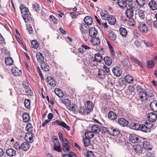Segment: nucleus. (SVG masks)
<instances>
[{"label": "nucleus", "mask_w": 157, "mask_h": 157, "mask_svg": "<svg viewBox=\"0 0 157 157\" xmlns=\"http://www.w3.org/2000/svg\"><path fill=\"white\" fill-rule=\"evenodd\" d=\"M107 20L109 24L112 25L115 24L116 22L115 18L113 16L109 17L107 18Z\"/></svg>", "instance_id": "4c0bfd02"}, {"label": "nucleus", "mask_w": 157, "mask_h": 157, "mask_svg": "<svg viewBox=\"0 0 157 157\" xmlns=\"http://www.w3.org/2000/svg\"><path fill=\"white\" fill-rule=\"evenodd\" d=\"M70 14L72 16V17L73 18H76L80 14L79 12H71L70 13Z\"/></svg>", "instance_id": "680f3d73"}, {"label": "nucleus", "mask_w": 157, "mask_h": 157, "mask_svg": "<svg viewBox=\"0 0 157 157\" xmlns=\"http://www.w3.org/2000/svg\"><path fill=\"white\" fill-rule=\"evenodd\" d=\"M87 63L89 66L92 67H97L98 63L95 60L94 57L89 58Z\"/></svg>", "instance_id": "423d86ee"}, {"label": "nucleus", "mask_w": 157, "mask_h": 157, "mask_svg": "<svg viewBox=\"0 0 157 157\" xmlns=\"http://www.w3.org/2000/svg\"><path fill=\"white\" fill-rule=\"evenodd\" d=\"M69 142L67 140H65L62 142V149L65 152L70 151V146L68 144Z\"/></svg>", "instance_id": "1a4fd4ad"}, {"label": "nucleus", "mask_w": 157, "mask_h": 157, "mask_svg": "<svg viewBox=\"0 0 157 157\" xmlns=\"http://www.w3.org/2000/svg\"><path fill=\"white\" fill-rule=\"evenodd\" d=\"M125 79H120L119 81V84L120 86L123 87L126 86Z\"/></svg>", "instance_id": "69168bd1"}, {"label": "nucleus", "mask_w": 157, "mask_h": 157, "mask_svg": "<svg viewBox=\"0 0 157 157\" xmlns=\"http://www.w3.org/2000/svg\"><path fill=\"white\" fill-rule=\"evenodd\" d=\"M147 118L150 122H154L157 119V115L154 113H151L148 115Z\"/></svg>", "instance_id": "f8f14e48"}, {"label": "nucleus", "mask_w": 157, "mask_h": 157, "mask_svg": "<svg viewBox=\"0 0 157 157\" xmlns=\"http://www.w3.org/2000/svg\"><path fill=\"white\" fill-rule=\"evenodd\" d=\"M82 141L85 146L88 147L90 145L91 141L90 139L86 137L83 139Z\"/></svg>", "instance_id": "5fc2aeb1"}, {"label": "nucleus", "mask_w": 157, "mask_h": 157, "mask_svg": "<svg viewBox=\"0 0 157 157\" xmlns=\"http://www.w3.org/2000/svg\"><path fill=\"white\" fill-rule=\"evenodd\" d=\"M76 155L73 152L70 151L68 154L63 155L62 157H76Z\"/></svg>", "instance_id": "6e6d98bb"}, {"label": "nucleus", "mask_w": 157, "mask_h": 157, "mask_svg": "<svg viewBox=\"0 0 157 157\" xmlns=\"http://www.w3.org/2000/svg\"><path fill=\"white\" fill-rule=\"evenodd\" d=\"M106 74L105 71L102 69H99L98 73V76L102 79L105 78Z\"/></svg>", "instance_id": "7c9ffc66"}, {"label": "nucleus", "mask_w": 157, "mask_h": 157, "mask_svg": "<svg viewBox=\"0 0 157 157\" xmlns=\"http://www.w3.org/2000/svg\"><path fill=\"white\" fill-rule=\"evenodd\" d=\"M105 65L108 66H110L112 63V61L110 57L108 56L105 57L103 59Z\"/></svg>", "instance_id": "c756f323"}, {"label": "nucleus", "mask_w": 157, "mask_h": 157, "mask_svg": "<svg viewBox=\"0 0 157 157\" xmlns=\"http://www.w3.org/2000/svg\"><path fill=\"white\" fill-rule=\"evenodd\" d=\"M136 1L138 5L141 7L143 6L145 3V0H136Z\"/></svg>", "instance_id": "e2e57ef3"}, {"label": "nucleus", "mask_w": 157, "mask_h": 157, "mask_svg": "<svg viewBox=\"0 0 157 157\" xmlns=\"http://www.w3.org/2000/svg\"><path fill=\"white\" fill-rule=\"evenodd\" d=\"M85 135L86 138L90 140L93 138L94 136V132L90 131H88L86 132Z\"/></svg>", "instance_id": "49530a36"}, {"label": "nucleus", "mask_w": 157, "mask_h": 157, "mask_svg": "<svg viewBox=\"0 0 157 157\" xmlns=\"http://www.w3.org/2000/svg\"><path fill=\"white\" fill-rule=\"evenodd\" d=\"M6 154L10 157L15 156L16 155V151L13 148H8L6 151Z\"/></svg>", "instance_id": "a211bd4d"}, {"label": "nucleus", "mask_w": 157, "mask_h": 157, "mask_svg": "<svg viewBox=\"0 0 157 157\" xmlns=\"http://www.w3.org/2000/svg\"><path fill=\"white\" fill-rule=\"evenodd\" d=\"M52 124L53 125H57L61 126L66 128L67 130H69L70 129V128L65 122L60 120H56L55 121L52 122Z\"/></svg>", "instance_id": "20e7f679"}, {"label": "nucleus", "mask_w": 157, "mask_h": 157, "mask_svg": "<svg viewBox=\"0 0 157 157\" xmlns=\"http://www.w3.org/2000/svg\"><path fill=\"white\" fill-rule=\"evenodd\" d=\"M145 94L147 96V98L148 99L149 101L151 100L152 98H151L153 96V95L155 94V93L153 90H150V89H146L145 90Z\"/></svg>", "instance_id": "2eb2a0df"}, {"label": "nucleus", "mask_w": 157, "mask_h": 157, "mask_svg": "<svg viewBox=\"0 0 157 157\" xmlns=\"http://www.w3.org/2000/svg\"><path fill=\"white\" fill-rule=\"evenodd\" d=\"M107 44L109 48L111 56L113 57L115 55L114 49L112 46L111 45L109 41H107Z\"/></svg>", "instance_id": "c03bdc74"}, {"label": "nucleus", "mask_w": 157, "mask_h": 157, "mask_svg": "<svg viewBox=\"0 0 157 157\" xmlns=\"http://www.w3.org/2000/svg\"><path fill=\"white\" fill-rule=\"evenodd\" d=\"M36 57L38 60L42 62L44 60V57L43 54L40 52L36 54Z\"/></svg>", "instance_id": "de8ad7c7"}, {"label": "nucleus", "mask_w": 157, "mask_h": 157, "mask_svg": "<svg viewBox=\"0 0 157 157\" xmlns=\"http://www.w3.org/2000/svg\"><path fill=\"white\" fill-rule=\"evenodd\" d=\"M97 33V31L94 27H92L89 30V34L92 37H95L96 36Z\"/></svg>", "instance_id": "cd10ccee"}, {"label": "nucleus", "mask_w": 157, "mask_h": 157, "mask_svg": "<svg viewBox=\"0 0 157 157\" xmlns=\"http://www.w3.org/2000/svg\"><path fill=\"white\" fill-rule=\"evenodd\" d=\"M108 36L109 39L113 41L116 40L117 38L116 35L113 31H110L108 33Z\"/></svg>", "instance_id": "ea45409f"}, {"label": "nucleus", "mask_w": 157, "mask_h": 157, "mask_svg": "<svg viewBox=\"0 0 157 157\" xmlns=\"http://www.w3.org/2000/svg\"><path fill=\"white\" fill-rule=\"evenodd\" d=\"M91 130L94 133L97 134L99 133L100 131V129L98 125L94 124L91 127Z\"/></svg>", "instance_id": "c85d7f7f"}, {"label": "nucleus", "mask_w": 157, "mask_h": 157, "mask_svg": "<svg viewBox=\"0 0 157 157\" xmlns=\"http://www.w3.org/2000/svg\"><path fill=\"white\" fill-rule=\"evenodd\" d=\"M128 7L127 8L125 13L127 17L131 18L134 15V11L136 8L137 6L135 4L128 3Z\"/></svg>", "instance_id": "7ed1b4c3"}, {"label": "nucleus", "mask_w": 157, "mask_h": 157, "mask_svg": "<svg viewBox=\"0 0 157 157\" xmlns=\"http://www.w3.org/2000/svg\"><path fill=\"white\" fill-rule=\"evenodd\" d=\"M77 111H76V112H78L82 114L85 115L89 114V112L87 111V110L85 107L83 106H81L78 108H77Z\"/></svg>", "instance_id": "412c9836"}, {"label": "nucleus", "mask_w": 157, "mask_h": 157, "mask_svg": "<svg viewBox=\"0 0 157 157\" xmlns=\"http://www.w3.org/2000/svg\"><path fill=\"white\" fill-rule=\"evenodd\" d=\"M62 102L67 106H69L71 103L70 101L68 99L63 98L62 100Z\"/></svg>", "instance_id": "052dcab7"}, {"label": "nucleus", "mask_w": 157, "mask_h": 157, "mask_svg": "<svg viewBox=\"0 0 157 157\" xmlns=\"http://www.w3.org/2000/svg\"><path fill=\"white\" fill-rule=\"evenodd\" d=\"M108 131L110 135L116 136L117 140H118L120 142H122L123 141L122 140L124 139L123 138L120 134V131L119 130L114 128L113 127H111L109 128Z\"/></svg>", "instance_id": "f03ea898"}, {"label": "nucleus", "mask_w": 157, "mask_h": 157, "mask_svg": "<svg viewBox=\"0 0 157 157\" xmlns=\"http://www.w3.org/2000/svg\"><path fill=\"white\" fill-rule=\"evenodd\" d=\"M25 128L26 130L29 132V135H30L31 136H34V134L32 132L33 128L30 123H28L27 124Z\"/></svg>", "instance_id": "dca6fc26"}, {"label": "nucleus", "mask_w": 157, "mask_h": 157, "mask_svg": "<svg viewBox=\"0 0 157 157\" xmlns=\"http://www.w3.org/2000/svg\"><path fill=\"white\" fill-rule=\"evenodd\" d=\"M100 14L102 19L106 20L109 17V15L107 11L105 10H101Z\"/></svg>", "instance_id": "72a5a7b5"}, {"label": "nucleus", "mask_w": 157, "mask_h": 157, "mask_svg": "<svg viewBox=\"0 0 157 157\" xmlns=\"http://www.w3.org/2000/svg\"><path fill=\"white\" fill-rule=\"evenodd\" d=\"M5 62L6 64L7 65H12L13 63V61L12 58L9 57L5 58Z\"/></svg>", "instance_id": "79ce46f5"}, {"label": "nucleus", "mask_w": 157, "mask_h": 157, "mask_svg": "<svg viewBox=\"0 0 157 157\" xmlns=\"http://www.w3.org/2000/svg\"><path fill=\"white\" fill-rule=\"evenodd\" d=\"M128 3H130L129 0H118L117 1L118 4L122 9L126 7Z\"/></svg>", "instance_id": "6e6552de"}, {"label": "nucleus", "mask_w": 157, "mask_h": 157, "mask_svg": "<svg viewBox=\"0 0 157 157\" xmlns=\"http://www.w3.org/2000/svg\"><path fill=\"white\" fill-rule=\"evenodd\" d=\"M22 85L25 93L27 94H30L31 95V93H32V92H31V90L29 87L28 83L24 81L22 83Z\"/></svg>", "instance_id": "ddd939ff"}, {"label": "nucleus", "mask_w": 157, "mask_h": 157, "mask_svg": "<svg viewBox=\"0 0 157 157\" xmlns=\"http://www.w3.org/2000/svg\"><path fill=\"white\" fill-rule=\"evenodd\" d=\"M129 57L132 61L134 63L138 64L141 67L143 66L142 62L140 61L138 59L135 58L134 56L132 55L129 56Z\"/></svg>", "instance_id": "f3484780"}, {"label": "nucleus", "mask_w": 157, "mask_h": 157, "mask_svg": "<svg viewBox=\"0 0 157 157\" xmlns=\"http://www.w3.org/2000/svg\"><path fill=\"white\" fill-rule=\"evenodd\" d=\"M151 125H149L146 126V125L142 124L140 125L139 129L143 132H149L150 131V129L151 128Z\"/></svg>", "instance_id": "4468645a"}, {"label": "nucleus", "mask_w": 157, "mask_h": 157, "mask_svg": "<svg viewBox=\"0 0 157 157\" xmlns=\"http://www.w3.org/2000/svg\"><path fill=\"white\" fill-rule=\"evenodd\" d=\"M94 58L98 63L101 62L103 59L102 56L100 53L95 54Z\"/></svg>", "instance_id": "e433bc0d"}, {"label": "nucleus", "mask_w": 157, "mask_h": 157, "mask_svg": "<svg viewBox=\"0 0 157 157\" xmlns=\"http://www.w3.org/2000/svg\"><path fill=\"white\" fill-rule=\"evenodd\" d=\"M24 105L25 107L27 109H29L30 107V101L29 100L26 99L24 101Z\"/></svg>", "instance_id": "bf43d9fd"}, {"label": "nucleus", "mask_w": 157, "mask_h": 157, "mask_svg": "<svg viewBox=\"0 0 157 157\" xmlns=\"http://www.w3.org/2000/svg\"><path fill=\"white\" fill-rule=\"evenodd\" d=\"M30 147V145L28 142H24L21 145V148L25 151H28Z\"/></svg>", "instance_id": "5701e85b"}, {"label": "nucleus", "mask_w": 157, "mask_h": 157, "mask_svg": "<svg viewBox=\"0 0 157 157\" xmlns=\"http://www.w3.org/2000/svg\"><path fill=\"white\" fill-rule=\"evenodd\" d=\"M33 48L37 49L39 47V44L36 41L33 40L31 42Z\"/></svg>", "instance_id": "0e129e2a"}, {"label": "nucleus", "mask_w": 157, "mask_h": 157, "mask_svg": "<svg viewBox=\"0 0 157 157\" xmlns=\"http://www.w3.org/2000/svg\"><path fill=\"white\" fill-rule=\"evenodd\" d=\"M139 98L142 102H146V100H147V96L145 94V91L143 90L140 91L139 94Z\"/></svg>", "instance_id": "9d476101"}, {"label": "nucleus", "mask_w": 157, "mask_h": 157, "mask_svg": "<svg viewBox=\"0 0 157 157\" xmlns=\"http://www.w3.org/2000/svg\"><path fill=\"white\" fill-rule=\"evenodd\" d=\"M122 64L125 68L129 67L131 66V64L129 60L127 59H124L122 61Z\"/></svg>", "instance_id": "58836bf2"}, {"label": "nucleus", "mask_w": 157, "mask_h": 157, "mask_svg": "<svg viewBox=\"0 0 157 157\" xmlns=\"http://www.w3.org/2000/svg\"><path fill=\"white\" fill-rule=\"evenodd\" d=\"M33 9L36 12H38L40 10V6L38 4L35 3L33 4Z\"/></svg>", "instance_id": "13d9d810"}, {"label": "nucleus", "mask_w": 157, "mask_h": 157, "mask_svg": "<svg viewBox=\"0 0 157 157\" xmlns=\"http://www.w3.org/2000/svg\"><path fill=\"white\" fill-rule=\"evenodd\" d=\"M91 43L94 45H98L100 44V41L98 37H93L91 39Z\"/></svg>", "instance_id": "c9c22d12"}, {"label": "nucleus", "mask_w": 157, "mask_h": 157, "mask_svg": "<svg viewBox=\"0 0 157 157\" xmlns=\"http://www.w3.org/2000/svg\"><path fill=\"white\" fill-rule=\"evenodd\" d=\"M151 109L153 111L157 112V101L153 100L151 101L150 104Z\"/></svg>", "instance_id": "4be33fe9"}, {"label": "nucleus", "mask_w": 157, "mask_h": 157, "mask_svg": "<svg viewBox=\"0 0 157 157\" xmlns=\"http://www.w3.org/2000/svg\"><path fill=\"white\" fill-rule=\"evenodd\" d=\"M148 6L150 8L153 10H155L157 9V4L153 0H151L149 2Z\"/></svg>", "instance_id": "393cba45"}, {"label": "nucleus", "mask_w": 157, "mask_h": 157, "mask_svg": "<svg viewBox=\"0 0 157 157\" xmlns=\"http://www.w3.org/2000/svg\"><path fill=\"white\" fill-rule=\"evenodd\" d=\"M130 126L132 129L137 130L139 128L140 125L138 124L133 122L131 123Z\"/></svg>", "instance_id": "864d4df0"}, {"label": "nucleus", "mask_w": 157, "mask_h": 157, "mask_svg": "<svg viewBox=\"0 0 157 157\" xmlns=\"http://www.w3.org/2000/svg\"><path fill=\"white\" fill-rule=\"evenodd\" d=\"M22 118L24 122H28L30 119L29 115L27 113H24L22 115Z\"/></svg>", "instance_id": "603ef678"}, {"label": "nucleus", "mask_w": 157, "mask_h": 157, "mask_svg": "<svg viewBox=\"0 0 157 157\" xmlns=\"http://www.w3.org/2000/svg\"><path fill=\"white\" fill-rule=\"evenodd\" d=\"M55 94L60 97H62L63 95L62 91L59 88H56L55 90Z\"/></svg>", "instance_id": "3c124183"}, {"label": "nucleus", "mask_w": 157, "mask_h": 157, "mask_svg": "<svg viewBox=\"0 0 157 157\" xmlns=\"http://www.w3.org/2000/svg\"><path fill=\"white\" fill-rule=\"evenodd\" d=\"M84 21L85 23V24L88 25L92 24L93 19L90 16H87L85 17Z\"/></svg>", "instance_id": "f704fd0d"}, {"label": "nucleus", "mask_w": 157, "mask_h": 157, "mask_svg": "<svg viewBox=\"0 0 157 157\" xmlns=\"http://www.w3.org/2000/svg\"><path fill=\"white\" fill-rule=\"evenodd\" d=\"M22 16L25 23L32 21L33 18L29 12L28 9L24 5H21L20 7Z\"/></svg>", "instance_id": "f257e3e1"}, {"label": "nucleus", "mask_w": 157, "mask_h": 157, "mask_svg": "<svg viewBox=\"0 0 157 157\" xmlns=\"http://www.w3.org/2000/svg\"><path fill=\"white\" fill-rule=\"evenodd\" d=\"M14 147L17 150H20L21 148L20 143L18 142L15 143L14 144Z\"/></svg>", "instance_id": "338daca9"}, {"label": "nucleus", "mask_w": 157, "mask_h": 157, "mask_svg": "<svg viewBox=\"0 0 157 157\" xmlns=\"http://www.w3.org/2000/svg\"><path fill=\"white\" fill-rule=\"evenodd\" d=\"M138 28L140 32L142 33H146L149 30L147 27L144 23H139Z\"/></svg>", "instance_id": "39448f33"}, {"label": "nucleus", "mask_w": 157, "mask_h": 157, "mask_svg": "<svg viewBox=\"0 0 157 157\" xmlns=\"http://www.w3.org/2000/svg\"><path fill=\"white\" fill-rule=\"evenodd\" d=\"M40 67L42 70L45 71H48L49 70V66L47 63L43 62L41 63Z\"/></svg>", "instance_id": "2f4dec72"}, {"label": "nucleus", "mask_w": 157, "mask_h": 157, "mask_svg": "<svg viewBox=\"0 0 157 157\" xmlns=\"http://www.w3.org/2000/svg\"><path fill=\"white\" fill-rule=\"evenodd\" d=\"M119 124L122 126H125L128 124V121L124 118H119L118 120Z\"/></svg>", "instance_id": "b1692460"}, {"label": "nucleus", "mask_w": 157, "mask_h": 157, "mask_svg": "<svg viewBox=\"0 0 157 157\" xmlns=\"http://www.w3.org/2000/svg\"><path fill=\"white\" fill-rule=\"evenodd\" d=\"M108 117L110 120H115L117 118V115L113 112L110 111L108 113Z\"/></svg>", "instance_id": "bb28decb"}, {"label": "nucleus", "mask_w": 157, "mask_h": 157, "mask_svg": "<svg viewBox=\"0 0 157 157\" xmlns=\"http://www.w3.org/2000/svg\"><path fill=\"white\" fill-rule=\"evenodd\" d=\"M80 30L83 33H86L88 32V30L89 29V26L86 24H82L80 28Z\"/></svg>", "instance_id": "473e14b6"}, {"label": "nucleus", "mask_w": 157, "mask_h": 157, "mask_svg": "<svg viewBox=\"0 0 157 157\" xmlns=\"http://www.w3.org/2000/svg\"><path fill=\"white\" fill-rule=\"evenodd\" d=\"M112 71L114 75L118 77L120 76L122 74V71L120 67H115L113 69Z\"/></svg>", "instance_id": "0eeeda50"}, {"label": "nucleus", "mask_w": 157, "mask_h": 157, "mask_svg": "<svg viewBox=\"0 0 157 157\" xmlns=\"http://www.w3.org/2000/svg\"><path fill=\"white\" fill-rule=\"evenodd\" d=\"M143 147L145 149L150 150L151 149V144L150 142L146 140L144 141L143 143Z\"/></svg>", "instance_id": "a18cd8bd"}, {"label": "nucleus", "mask_w": 157, "mask_h": 157, "mask_svg": "<svg viewBox=\"0 0 157 157\" xmlns=\"http://www.w3.org/2000/svg\"><path fill=\"white\" fill-rule=\"evenodd\" d=\"M155 63L154 60H151L147 62V67L150 68H153L155 66Z\"/></svg>", "instance_id": "4d7b16f0"}, {"label": "nucleus", "mask_w": 157, "mask_h": 157, "mask_svg": "<svg viewBox=\"0 0 157 157\" xmlns=\"http://www.w3.org/2000/svg\"><path fill=\"white\" fill-rule=\"evenodd\" d=\"M77 107H75L74 105L73 104L72 105H70L68 110L70 111H72L75 113L77 111Z\"/></svg>", "instance_id": "774afa93"}, {"label": "nucleus", "mask_w": 157, "mask_h": 157, "mask_svg": "<svg viewBox=\"0 0 157 157\" xmlns=\"http://www.w3.org/2000/svg\"><path fill=\"white\" fill-rule=\"evenodd\" d=\"M11 70L13 74L16 76H18L21 74V70H19L18 68L15 67H12Z\"/></svg>", "instance_id": "6ab92c4d"}, {"label": "nucleus", "mask_w": 157, "mask_h": 157, "mask_svg": "<svg viewBox=\"0 0 157 157\" xmlns=\"http://www.w3.org/2000/svg\"><path fill=\"white\" fill-rule=\"evenodd\" d=\"M129 139L130 141L133 143H137L140 142V140L138 136L134 134H130Z\"/></svg>", "instance_id": "9b49d317"}, {"label": "nucleus", "mask_w": 157, "mask_h": 157, "mask_svg": "<svg viewBox=\"0 0 157 157\" xmlns=\"http://www.w3.org/2000/svg\"><path fill=\"white\" fill-rule=\"evenodd\" d=\"M142 147L139 145H137L133 147V149L134 151L139 154L142 153Z\"/></svg>", "instance_id": "a19ab883"}, {"label": "nucleus", "mask_w": 157, "mask_h": 157, "mask_svg": "<svg viewBox=\"0 0 157 157\" xmlns=\"http://www.w3.org/2000/svg\"><path fill=\"white\" fill-rule=\"evenodd\" d=\"M119 31L120 34L122 36L126 37L127 35V31L124 28H120Z\"/></svg>", "instance_id": "09e8293b"}, {"label": "nucleus", "mask_w": 157, "mask_h": 157, "mask_svg": "<svg viewBox=\"0 0 157 157\" xmlns=\"http://www.w3.org/2000/svg\"><path fill=\"white\" fill-rule=\"evenodd\" d=\"M47 81L48 84L52 87H54L56 85V83L53 78L51 76L48 77Z\"/></svg>", "instance_id": "a878e982"}, {"label": "nucleus", "mask_w": 157, "mask_h": 157, "mask_svg": "<svg viewBox=\"0 0 157 157\" xmlns=\"http://www.w3.org/2000/svg\"><path fill=\"white\" fill-rule=\"evenodd\" d=\"M125 81L128 83H132L133 81V78L129 75H127L125 77Z\"/></svg>", "instance_id": "37998d69"}, {"label": "nucleus", "mask_w": 157, "mask_h": 157, "mask_svg": "<svg viewBox=\"0 0 157 157\" xmlns=\"http://www.w3.org/2000/svg\"><path fill=\"white\" fill-rule=\"evenodd\" d=\"M85 106L86 110L91 111L94 108V105L93 103L90 101H86Z\"/></svg>", "instance_id": "aec40b11"}, {"label": "nucleus", "mask_w": 157, "mask_h": 157, "mask_svg": "<svg viewBox=\"0 0 157 157\" xmlns=\"http://www.w3.org/2000/svg\"><path fill=\"white\" fill-rule=\"evenodd\" d=\"M145 12L144 10L139 9L137 12V14L140 17L144 19L145 17Z\"/></svg>", "instance_id": "8fccbe9b"}]
</instances>
